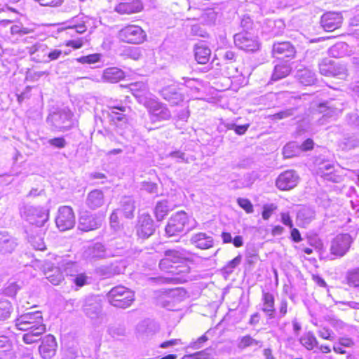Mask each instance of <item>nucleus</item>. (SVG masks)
<instances>
[{
  "label": "nucleus",
  "mask_w": 359,
  "mask_h": 359,
  "mask_svg": "<svg viewBox=\"0 0 359 359\" xmlns=\"http://www.w3.org/2000/svg\"><path fill=\"white\" fill-rule=\"evenodd\" d=\"M262 346V341L252 338L248 334L241 337L238 344V347L241 349H245L250 346H257L260 348Z\"/></svg>",
  "instance_id": "obj_36"
},
{
  "label": "nucleus",
  "mask_w": 359,
  "mask_h": 359,
  "mask_svg": "<svg viewBox=\"0 0 359 359\" xmlns=\"http://www.w3.org/2000/svg\"><path fill=\"white\" fill-rule=\"evenodd\" d=\"M69 28L71 29H74L77 33H83L86 31V26L83 24L77 23V18L72 19V21L70 22L69 25Z\"/></svg>",
  "instance_id": "obj_56"
},
{
  "label": "nucleus",
  "mask_w": 359,
  "mask_h": 359,
  "mask_svg": "<svg viewBox=\"0 0 359 359\" xmlns=\"http://www.w3.org/2000/svg\"><path fill=\"white\" fill-rule=\"evenodd\" d=\"M55 131L65 132L70 130L75 125L73 114L68 108H63L54 112L48 117Z\"/></svg>",
  "instance_id": "obj_3"
},
{
  "label": "nucleus",
  "mask_w": 359,
  "mask_h": 359,
  "mask_svg": "<svg viewBox=\"0 0 359 359\" xmlns=\"http://www.w3.org/2000/svg\"><path fill=\"white\" fill-rule=\"evenodd\" d=\"M155 231L154 221L149 214H142L138 218L137 234L139 238L145 239L151 236Z\"/></svg>",
  "instance_id": "obj_15"
},
{
  "label": "nucleus",
  "mask_w": 359,
  "mask_h": 359,
  "mask_svg": "<svg viewBox=\"0 0 359 359\" xmlns=\"http://www.w3.org/2000/svg\"><path fill=\"white\" fill-rule=\"evenodd\" d=\"M141 190L145 191L149 194H156L158 187L156 183L151 182H144L142 183Z\"/></svg>",
  "instance_id": "obj_52"
},
{
  "label": "nucleus",
  "mask_w": 359,
  "mask_h": 359,
  "mask_svg": "<svg viewBox=\"0 0 359 359\" xmlns=\"http://www.w3.org/2000/svg\"><path fill=\"white\" fill-rule=\"evenodd\" d=\"M332 76L340 79H345L348 76V69L346 65L342 64H333Z\"/></svg>",
  "instance_id": "obj_42"
},
{
  "label": "nucleus",
  "mask_w": 359,
  "mask_h": 359,
  "mask_svg": "<svg viewBox=\"0 0 359 359\" xmlns=\"http://www.w3.org/2000/svg\"><path fill=\"white\" fill-rule=\"evenodd\" d=\"M346 284L359 291V267L348 270L346 275Z\"/></svg>",
  "instance_id": "obj_33"
},
{
  "label": "nucleus",
  "mask_w": 359,
  "mask_h": 359,
  "mask_svg": "<svg viewBox=\"0 0 359 359\" xmlns=\"http://www.w3.org/2000/svg\"><path fill=\"white\" fill-rule=\"evenodd\" d=\"M18 245H19V243L17 242L15 238H13L6 232H0V247H12Z\"/></svg>",
  "instance_id": "obj_46"
},
{
  "label": "nucleus",
  "mask_w": 359,
  "mask_h": 359,
  "mask_svg": "<svg viewBox=\"0 0 359 359\" xmlns=\"http://www.w3.org/2000/svg\"><path fill=\"white\" fill-rule=\"evenodd\" d=\"M104 204V195L100 190L91 191V209L101 207Z\"/></svg>",
  "instance_id": "obj_41"
},
{
  "label": "nucleus",
  "mask_w": 359,
  "mask_h": 359,
  "mask_svg": "<svg viewBox=\"0 0 359 359\" xmlns=\"http://www.w3.org/2000/svg\"><path fill=\"white\" fill-rule=\"evenodd\" d=\"M168 156L171 158H175L178 163L187 161L185 159V154L180 151L170 152Z\"/></svg>",
  "instance_id": "obj_63"
},
{
  "label": "nucleus",
  "mask_w": 359,
  "mask_h": 359,
  "mask_svg": "<svg viewBox=\"0 0 359 359\" xmlns=\"http://www.w3.org/2000/svg\"><path fill=\"white\" fill-rule=\"evenodd\" d=\"M315 211L307 207L302 208L297 215V222L299 226L305 227L315 218Z\"/></svg>",
  "instance_id": "obj_22"
},
{
  "label": "nucleus",
  "mask_w": 359,
  "mask_h": 359,
  "mask_svg": "<svg viewBox=\"0 0 359 359\" xmlns=\"http://www.w3.org/2000/svg\"><path fill=\"white\" fill-rule=\"evenodd\" d=\"M104 217H105L104 212H100L99 214H98V216L96 217V219L95 220V224H93L91 223V230L97 229L100 226H101L102 224V222L104 221Z\"/></svg>",
  "instance_id": "obj_64"
},
{
  "label": "nucleus",
  "mask_w": 359,
  "mask_h": 359,
  "mask_svg": "<svg viewBox=\"0 0 359 359\" xmlns=\"http://www.w3.org/2000/svg\"><path fill=\"white\" fill-rule=\"evenodd\" d=\"M299 342L308 351L313 350L318 344L316 337L311 332H305L299 338Z\"/></svg>",
  "instance_id": "obj_31"
},
{
  "label": "nucleus",
  "mask_w": 359,
  "mask_h": 359,
  "mask_svg": "<svg viewBox=\"0 0 359 359\" xmlns=\"http://www.w3.org/2000/svg\"><path fill=\"white\" fill-rule=\"evenodd\" d=\"M149 111L152 121L168 120L171 114L165 105L152 97L143 104Z\"/></svg>",
  "instance_id": "obj_8"
},
{
  "label": "nucleus",
  "mask_w": 359,
  "mask_h": 359,
  "mask_svg": "<svg viewBox=\"0 0 359 359\" xmlns=\"http://www.w3.org/2000/svg\"><path fill=\"white\" fill-rule=\"evenodd\" d=\"M276 207L273 204L266 205L264 206L262 212V217L264 219H268Z\"/></svg>",
  "instance_id": "obj_59"
},
{
  "label": "nucleus",
  "mask_w": 359,
  "mask_h": 359,
  "mask_svg": "<svg viewBox=\"0 0 359 359\" xmlns=\"http://www.w3.org/2000/svg\"><path fill=\"white\" fill-rule=\"evenodd\" d=\"M175 251L166 252V257L161 259L159 266L161 269L167 270L172 274V277L163 278V282L184 283L187 281V275L189 273V267L184 264L183 259L177 255Z\"/></svg>",
  "instance_id": "obj_1"
},
{
  "label": "nucleus",
  "mask_w": 359,
  "mask_h": 359,
  "mask_svg": "<svg viewBox=\"0 0 359 359\" xmlns=\"http://www.w3.org/2000/svg\"><path fill=\"white\" fill-rule=\"evenodd\" d=\"M182 79L184 81V86L189 88V90L187 92V96L189 97H194L196 94L198 92V88L196 86L197 81L193 79L183 77Z\"/></svg>",
  "instance_id": "obj_43"
},
{
  "label": "nucleus",
  "mask_w": 359,
  "mask_h": 359,
  "mask_svg": "<svg viewBox=\"0 0 359 359\" xmlns=\"http://www.w3.org/2000/svg\"><path fill=\"white\" fill-rule=\"evenodd\" d=\"M235 45L246 52H255L259 49L257 37L249 32H241L234 35Z\"/></svg>",
  "instance_id": "obj_9"
},
{
  "label": "nucleus",
  "mask_w": 359,
  "mask_h": 359,
  "mask_svg": "<svg viewBox=\"0 0 359 359\" xmlns=\"http://www.w3.org/2000/svg\"><path fill=\"white\" fill-rule=\"evenodd\" d=\"M12 341L8 339V337H0V352L9 351L12 349Z\"/></svg>",
  "instance_id": "obj_51"
},
{
  "label": "nucleus",
  "mask_w": 359,
  "mask_h": 359,
  "mask_svg": "<svg viewBox=\"0 0 359 359\" xmlns=\"http://www.w3.org/2000/svg\"><path fill=\"white\" fill-rule=\"evenodd\" d=\"M241 256H237L236 257H235L223 268L224 273L227 275L231 273L234 269L241 263Z\"/></svg>",
  "instance_id": "obj_47"
},
{
  "label": "nucleus",
  "mask_w": 359,
  "mask_h": 359,
  "mask_svg": "<svg viewBox=\"0 0 359 359\" xmlns=\"http://www.w3.org/2000/svg\"><path fill=\"white\" fill-rule=\"evenodd\" d=\"M167 293L168 297L177 302H181L187 297V292L182 287H176L174 289L168 290Z\"/></svg>",
  "instance_id": "obj_44"
},
{
  "label": "nucleus",
  "mask_w": 359,
  "mask_h": 359,
  "mask_svg": "<svg viewBox=\"0 0 359 359\" xmlns=\"http://www.w3.org/2000/svg\"><path fill=\"white\" fill-rule=\"evenodd\" d=\"M20 289V285L17 283H10L4 289V292L9 297H15Z\"/></svg>",
  "instance_id": "obj_48"
},
{
  "label": "nucleus",
  "mask_w": 359,
  "mask_h": 359,
  "mask_svg": "<svg viewBox=\"0 0 359 359\" xmlns=\"http://www.w3.org/2000/svg\"><path fill=\"white\" fill-rule=\"evenodd\" d=\"M227 127L229 129H233L238 135H243L249 128V124L242 126L229 124Z\"/></svg>",
  "instance_id": "obj_58"
},
{
  "label": "nucleus",
  "mask_w": 359,
  "mask_h": 359,
  "mask_svg": "<svg viewBox=\"0 0 359 359\" xmlns=\"http://www.w3.org/2000/svg\"><path fill=\"white\" fill-rule=\"evenodd\" d=\"M46 325H42L29 330H26V333L22 337L23 341L27 344H32L38 341L39 337L46 332Z\"/></svg>",
  "instance_id": "obj_24"
},
{
  "label": "nucleus",
  "mask_w": 359,
  "mask_h": 359,
  "mask_svg": "<svg viewBox=\"0 0 359 359\" xmlns=\"http://www.w3.org/2000/svg\"><path fill=\"white\" fill-rule=\"evenodd\" d=\"M322 258L334 259L343 257L348 248H317Z\"/></svg>",
  "instance_id": "obj_26"
},
{
  "label": "nucleus",
  "mask_w": 359,
  "mask_h": 359,
  "mask_svg": "<svg viewBox=\"0 0 359 359\" xmlns=\"http://www.w3.org/2000/svg\"><path fill=\"white\" fill-rule=\"evenodd\" d=\"M57 349V343L53 334H48L41 338L39 353L43 359H51L55 355Z\"/></svg>",
  "instance_id": "obj_11"
},
{
  "label": "nucleus",
  "mask_w": 359,
  "mask_h": 359,
  "mask_svg": "<svg viewBox=\"0 0 359 359\" xmlns=\"http://www.w3.org/2000/svg\"><path fill=\"white\" fill-rule=\"evenodd\" d=\"M339 106H341L340 102L333 101L320 103L318 107V112L323 114L322 118L319 119L320 124L325 123L327 118L337 116L342 110Z\"/></svg>",
  "instance_id": "obj_13"
},
{
  "label": "nucleus",
  "mask_w": 359,
  "mask_h": 359,
  "mask_svg": "<svg viewBox=\"0 0 359 359\" xmlns=\"http://www.w3.org/2000/svg\"><path fill=\"white\" fill-rule=\"evenodd\" d=\"M238 204L244 209L248 213L253 212V207L251 202L246 198H238L237 199Z\"/></svg>",
  "instance_id": "obj_53"
},
{
  "label": "nucleus",
  "mask_w": 359,
  "mask_h": 359,
  "mask_svg": "<svg viewBox=\"0 0 359 359\" xmlns=\"http://www.w3.org/2000/svg\"><path fill=\"white\" fill-rule=\"evenodd\" d=\"M262 311L271 318L274 317V297L271 293L263 292L262 294Z\"/></svg>",
  "instance_id": "obj_25"
},
{
  "label": "nucleus",
  "mask_w": 359,
  "mask_h": 359,
  "mask_svg": "<svg viewBox=\"0 0 359 359\" xmlns=\"http://www.w3.org/2000/svg\"><path fill=\"white\" fill-rule=\"evenodd\" d=\"M294 47L289 42L276 43L273 46V54L278 58L292 57L294 55Z\"/></svg>",
  "instance_id": "obj_21"
},
{
  "label": "nucleus",
  "mask_w": 359,
  "mask_h": 359,
  "mask_svg": "<svg viewBox=\"0 0 359 359\" xmlns=\"http://www.w3.org/2000/svg\"><path fill=\"white\" fill-rule=\"evenodd\" d=\"M301 152V148L294 142L287 144L283 150V154L284 158H290L296 156H298Z\"/></svg>",
  "instance_id": "obj_38"
},
{
  "label": "nucleus",
  "mask_w": 359,
  "mask_h": 359,
  "mask_svg": "<svg viewBox=\"0 0 359 359\" xmlns=\"http://www.w3.org/2000/svg\"><path fill=\"white\" fill-rule=\"evenodd\" d=\"M172 209L166 200L158 201L154 208V215L158 221H162Z\"/></svg>",
  "instance_id": "obj_30"
},
{
  "label": "nucleus",
  "mask_w": 359,
  "mask_h": 359,
  "mask_svg": "<svg viewBox=\"0 0 359 359\" xmlns=\"http://www.w3.org/2000/svg\"><path fill=\"white\" fill-rule=\"evenodd\" d=\"M135 209V201L130 196H124L121 201V209L119 212H122L126 217L130 218L133 216Z\"/></svg>",
  "instance_id": "obj_27"
},
{
  "label": "nucleus",
  "mask_w": 359,
  "mask_h": 359,
  "mask_svg": "<svg viewBox=\"0 0 359 359\" xmlns=\"http://www.w3.org/2000/svg\"><path fill=\"white\" fill-rule=\"evenodd\" d=\"M32 60L36 62H47L48 46L43 43H37L28 48Z\"/></svg>",
  "instance_id": "obj_20"
},
{
  "label": "nucleus",
  "mask_w": 359,
  "mask_h": 359,
  "mask_svg": "<svg viewBox=\"0 0 359 359\" xmlns=\"http://www.w3.org/2000/svg\"><path fill=\"white\" fill-rule=\"evenodd\" d=\"M211 51L203 44L195 46V58L199 64H205L209 60Z\"/></svg>",
  "instance_id": "obj_29"
},
{
  "label": "nucleus",
  "mask_w": 359,
  "mask_h": 359,
  "mask_svg": "<svg viewBox=\"0 0 359 359\" xmlns=\"http://www.w3.org/2000/svg\"><path fill=\"white\" fill-rule=\"evenodd\" d=\"M338 343L341 346L351 348L355 344L353 340L349 337H340L338 340Z\"/></svg>",
  "instance_id": "obj_62"
},
{
  "label": "nucleus",
  "mask_w": 359,
  "mask_h": 359,
  "mask_svg": "<svg viewBox=\"0 0 359 359\" xmlns=\"http://www.w3.org/2000/svg\"><path fill=\"white\" fill-rule=\"evenodd\" d=\"M57 227L62 231L72 229L75 224V216L69 206H62L58 209L55 219Z\"/></svg>",
  "instance_id": "obj_10"
},
{
  "label": "nucleus",
  "mask_w": 359,
  "mask_h": 359,
  "mask_svg": "<svg viewBox=\"0 0 359 359\" xmlns=\"http://www.w3.org/2000/svg\"><path fill=\"white\" fill-rule=\"evenodd\" d=\"M118 212H119V210H116L114 211L109 218L110 220V226L111 229H113L115 231H118L120 229V225L118 222Z\"/></svg>",
  "instance_id": "obj_55"
},
{
  "label": "nucleus",
  "mask_w": 359,
  "mask_h": 359,
  "mask_svg": "<svg viewBox=\"0 0 359 359\" xmlns=\"http://www.w3.org/2000/svg\"><path fill=\"white\" fill-rule=\"evenodd\" d=\"M352 241L353 239L349 234H339L333 239L331 247H350Z\"/></svg>",
  "instance_id": "obj_39"
},
{
  "label": "nucleus",
  "mask_w": 359,
  "mask_h": 359,
  "mask_svg": "<svg viewBox=\"0 0 359 359\" xmlns=\"http://www.w3.org/2000/svg\"><path fill=\"white\" fill-rule=\"evenodd\" d=\"M11 309L10 302L0 299V320L10 317Z\"/></svg>",
  "instance_id": "obj_45"
},
{
  "label": "nucleus",
  "mask_w": 359,
  "mask_h": 359,
  "mask_svg": "<svg viewBox=\"0 0 359 359\" xmlns=\"http://www.w3.org/2000/svg\"><path fill=\"white\" fill-rule=\"evenodd\" d=\"M291 72V67L287 64L277 65L274 67L271 79L277 81L286 77Z\"/></svg>",
  "instance_id": "obj_35"
},
{
  "label": "nucleus",
  "mask_w": 359,
  "mask_h": 359,
  "mask_svg": "<svg viewBox=\"0 0 359 359\" xmlns=\"http://www.w3.org/2000/svg\"><path fill=\"white\" fill-rule=\"evenodd\" d=\"M161 94L163 99L169 102L172 105H177L184 99V95L179 91L175 86H170L163 88Z\"/></svg>",
  "instance_id": "obj_19"
},
{
  "label": "nucleus",
  "mask_w": 359,
  "mask_h": 359,
  "mask_svg": "<svg viewBox=\"0 0 359 359\" xmlns=\"http://www.w3.org/2000/svg\"><path fill=\"white\" fill-rule=\"evenodd\" d=\"M41 311H36L22 314L15 320V325L18 330L26 331L44 325Z\"/></svg>",
  "instance_id": "obj_5"
},
{
  "label": "nucleus",
  "mask_w": 359,
  "mask_h": 359,
  "mask_svg": "<svg viewBox=\"0 0 359 359\" xmlns=\"http://www.w3.org/2000/svg\"><path fill=\"white\" fill-rule=\"evenodd\" d=\"M333 64L334 62L330 61L328 63L324 62L320 64L319 70L320 74L326 76H332Z\"/></svg>",
  "instance_id": "obj_49"
},
{
  "label": "nucleus",
  "mask_w": 359,
  "mask_h": 359,
  "mask_svg": "<svg viewBox=\"0 0 359 359\" xmlns=\"http://www.w3.org/2000/svg\"><path fill=\"white\" fill-rule=\"evenodd\" d=\"M61 55H62V50H60L59 49H54L50 51L48 50L47 62L58 59Z\"/></svg>",
  "instance_id": "obj_61"
},
{
  "label": "nucleus",
  "mask_w": 359,
  "mask_h": 359,
  "mask_svg": "<svg viewBox=\"0 0 359 359\" xmlns=\"http://www.w3.org/2000/svg\"><path fill=\"white\" fill-rule=\"evenodd\" d=\"M118 36L126 43L140 44L145 41L147 35L140 26L131 25L121 29Z\"/></svg>",
  "instance_id": "obj_7"
},
{
  "label": "nucleus",
  "mask_w": 359,
  "mask_h": 359,
  "mask_svg": "<svg viewBox=\"0 0 359 359\" xmlns=\"http://www.w3.org/2000/svg\"><path fill=\"white\" fill-rule=\"evenodd\" d=\"M342 16L339 13L327 12L321 17V26L326 32H332L341 27Z\"/></svg>",
  "instance_id": "obj_16"
},
{
  "label": "nucleus",
  "mask_w": 359,
  "mask_h": 359,
  "mask_svg": "<svg viewBox=\"0 0 359 359\" xmlns=\"http://www.w3.org/2000/svg\"><path fill=\"white\" fill-rule=\"evenodd\" d=\"M297 76L299 81L305 86L313 85L316 80L315 73L308 68L299 69Z\"/></svg>",
  "instance_id": "obj_28"
},
{
  "label": "nucleus",
  "mask_w": 359,
  "mask_h": 359,
  "mask_svg": "<svg viewBox=\"0 0 359 359\" xmlns=\"http://www.w3.org/2000/svg\"><path fill=\"white\" fill-rule=\"evenodd\" d=\"M294 109H287L271 116L272 120H280L287 118L294 114Z\"/></svg>",
  "instance_id": "obj_50"
},
{
  "label": "nucleus",
  "mask_w": 359,
  "mask_h": 359,
  "mask_svg": "<svg viewBox=\"0 0 359 359\" xmlns=\"http://www.w3.org/2000/svg\"><path fill=\"white\" fill-rule=\"evenodd\" d=\"M109 115L111 120L117 126L126 125L128 122V114L130 111L129 107L121 104H111Z\"/></svg>",
  "instance_id": "obj_14"
},
{
  "label": "nucleus",
  "mask_w": 359,
  "mask_h": 359,
  "mask_svg": "<svg viewBox=\"0 0 359 359\" xmlns=\"http://www.w3.org/2000/svg\"><path fill=\"white\" fill-rule=\"evenodd\" d=\"M108 334L114 339H118L126 334V328L123 324H110L107 329Z\"/></svg>",
  "instance_id": "obj_37"
},
{
  "label": "nucleus",
  "mask_w": 359,
  "mask_h": 359,
  "mask_svg": "<svg viewBox=\"0 0 359 359\" xmlns=\"http://www.w3.org/2000/svg\"><path fill=\"white\" fill-rule=\"evenodd\" d=\"M192 245H196V247H212V238L207 236L204 233H198L194 235L191 238Z\"/></svg>",
  "instance_id": "obj_32"
},
{
  "label": "nucleus",
  "mask_w": 359,
  "mask_h": 359,
  "mask_svg": "<svg viewBox=\"0 0 359 359\" xmlns=\"http://www.w3.org/2000/svg\"><path fill=\"white\" fill-rule=\"evenodd\" d=\"M189 217L184 211H179L173 214L168 219L165 231L168 237L178 236L184 231L188 224Z\"/></svg>",
  "instance_id": "obj_6"
},
{
  "label": "nucleus",
  "mask_w": 359,
  "mask_h": 359,
  "mask_svg": "<svg viewBox=\"0 0 359 359\" xmlns=\"http://www.w3.org/2000/svg\"><path fill=\"white\" fill-rule=\"evenodd\" d=\"M299 179V175L294 170H286L278 175L276 180V185L280 190H290L297 185Z\"/></svg>",
  "instance_id": "obj_12"
},
{
  "label": "nucleus",
  "mask_w": 359,
  "mask_h": 359,
  "mask_svg": "<svg viewBox=\"0 0 359 359\" xmlns=\"http://www.w3.org/2000/svg\"><path fill=\"white\" fill-rule=\"evenodd\" d=\"M125 76L123 71L117 67L106 69L102 74V79L109 83H117Z\"/></svg>",
  "instance_id": "obj_23"
},
{
  "label": "nucleus",
  "mask_w": 359,
  "mask_h": 359,
  "mask_svg": "<svg viewBox=\"0 0 359 359\" xmlns=\"http://www.w3.org/2000/svg\"><path fill=\"white\" fill-rule=\"evenodd\" d=\"M48 143L55 148L62 149L66 146V141L63 137L49 139Z\"/></svg>",
  "instance_id": "obj_54"
},
{
  "label": "nucleus",
  "mask_w": 359,
  "mask_h": 359,
  "mask_svg": "<svg viewBox=\"0 0 359 359\" xmlns=\"http://www.w3.org/2000/svg\"><path fill=\"white\" fill-rule=\"evenodd\" d=\"M320 173L321 176L324 177L326 180H330L329 174L332 172L333 167L331 164L328 163L320 168Z\"/></svg>",
  "instance_id": "obj_60"
},
{
  "label": "nucleus",
  "mask_w": 359,
  "mask_h": 359,
  "mask_svg": "<svg viewBox=\"0 0 359 359\" xmlns=\"http://www.w3.org/2000/svg\"><path fill=\"white\" fill-rule=\"evenodd\" d=\"M21 217L31 224L43 226L49 218V210L40 206L24 205L20 209Z\"/></svg>",
  "instance_id": "obj_4"
},
{
  "label": "nucleus",
  "mask_w": 359,
  "mask_h": 359,
  "mask_svg": "<svg viewBox=\"0 0 359 359\" xmlns=\"http://www.w3.org/2000/svg\"><path fill=\"white\" fill-rule=\"evenodd\" d=\"M78 230L81 232H88L90 231V217L87 211L80 212Z\"/></svg>",
  "instance_id": "obj_40"
},
{
  "label": "nucleus",
  "mask_w": 359,
  "mask_h": 359,
  "mask_svg": "<svg viewBox=\"0 0 359 359\" xmlns=\"http://www.w3.org/2000/svg\"><path fill=\"white\" fill-rule=\"evenodd\" d=\"M109 304L115 307L126 309L132 305L135 300L134 292L121 285L113 287L107 294Z\"/></svg>",
  "instance_id": "obj_2"
},
{
  "label": "nucleus",
  "mask_w": 359,
  "mask_h": 359,
  "mask_svg": "<svg viewBox=\"0 0 359 359\" xmlns=\"http://www.w3.org/2000/svg\"><path fill=\"white\" fill-rule=\"evenodd\" d=\"M330 55L334 57H341L348 54V45L339 42L332 46L329 50Z\"/></svg>",
  "instance_id": "obj_34"
},
{
  "label": "nucleus",
  "mask_w": 359,
  "mask_h": 359,
  "mask_svg": "<svg viewBox=\"0 0 359 359\" xmlns=\"http://www.w3.org/2000/svg\"><path fill=\"white\" fill-rule=\"evenodd\" d=\"M142 8L143 5L140 0H126L123 2H120L114 9L119 14L130 15L140 12Z\"/></svg>",
  "instance_id": "obj_18"
},
{
  "label": "nucleus",
  "mask_w": 359,
  "mask_h": 359,
  "mask_svg": "<svg viewBox=\"0 0 359 359\" xmlns=\"http://www.w3.org/2000/svg\"><path fill=\"white\" fill-rule=\"evenodd\" d=\"M318 334L320 337L327 340H332L333 332L327 327H321L318 331Z\"/></svg>",
  "instance_id": "obj_57"
},
{
  "label": "nucleus",
  "mask_w": 359,
  "mask_h": 359,
  "mask_svg": "<svg viewBox=\"0 0 359 359\" xmlns=\"http://www.w3.org/2000/svg\"><path fill=\"white\" fill-rule=\"evenodd\" d=\"M130 90L133 95L136 97L138 102L144 104L152 97V94L149 91L147 84L144 82H135L129 85Z\"/></svg>",
  "instance_id": "obj_17"
}]
</instances>
